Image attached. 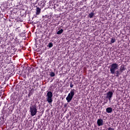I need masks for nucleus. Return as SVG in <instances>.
Masks as SVG:
<instances>
[{"mask_svg": "<svg viewBox=\"0 0 130 130\" xmlns=\"http://www.w3.org/2000/svg\"><path fill=\"white\" fill-rule=\"evenodd\" d=\"M116 70H118V64L116 63H112L111 65V68L110 69L111 74L114 75L115 74V71Z\"/></svg>", "mask_w": 130, "mask_h": 130, "instance_id": "3", "label": "nucleus"}, {"mask_svg": "<svg viewBox=\"0 0 130 130\" xmlns=\"http://www.w3.org/2000/svg\"><path fill=\"white\" fill-rule=\"evenodd\" d=\"M21 32V29L20 27H18L15 29V33H20Z\"/></svg>", "mask_w": 130, "mask_h": 130, "instance_id": "9", "label": "nucleus"}, {"mask_svg": "<svg viewBox=\"0 0 130 130\" xmlns=\"http://www.w3.org/2000/svg\"><path fill=\"white\" fill-rule=\"evenodd\" d=\"M63 32V29H61L60 30H58L57 32V34L58 35H59L60 34H61Z\"/></svg>", "mask_w": 130, "mask_h": 130, "instance_id": "11", "label": "nucleus"}, {"mask_svg": "<svg viewBox=\"0 0 130 130\" xmlns=\"http://www.w3.org/2000/svg\"><path fill=\"white\" fill-rule=\"evenodd\" d=\"M97 124L98 126H101L103 125V119H99L97 120Z\"/></svg>", "mask_w": 130, "mask_h": 130, "instance_id": "6", "label": "nucleus"}, {"mask_svg": "<svg viewBox=\"0 0 130 130\" xmlns=\"http://www.w3.org/2000/svg\"><path fill=\"white\" fill-rule=\"evenodd\" d=\"M106 112H107V113H111V112H112V108L111 107H108L106 109Z\"/></svg>", "mask_w": 130, "mask_h": 130, "instance_id": "7", "label": "nucleus"}, {"mask_svg": "<svg viewBox=\"0 0 130 130\" xmlns=\"http://www.w3.org/2000/svg\"><path fill=\"white\" fill-rule=\"evenodd\" d=\"M115 76H116V77H118V76H119V71H116V72H115Z\"/></svg>", "mask_w": 130, "mask_h": 130, "instance_id": "12", "label": "nucleus"}, {"mask_svg": "<svg viewBox=\"0 0 130 130\" xmlns=\"http://www.w3.org/2000/svg\"><path fill=\"white\" fill-rule=\"evenodd\" d=\"M29 109L31 116H34L37 114V107L36 105L30 106Z\"/></svg>", "mask_w": 130, "mask_h": 130, "instance_id": "2", "label": "nucleus"}, {"mask_svg": "<svg viewBox=\"0 0 130 130\" xmlns=\"http://www.w3.org/2000/svg\"><path fill=\"white\" fill-rule=\"evenodd\" d=\"M74 87V85L73 84V83H70V88H73Z\"/></svg>", "mask_w": 130, "mask_h": 130, "instance_id": "17", "label": "nucleus"}, {"mask_svg": "<svg viewBox=\"0 0 130 130\" xmlns=\"http://www.w3.org/2000/svg\"><path fill=\"white\" fill-rule=\"evenodd\" d=\"M113 95V92H112V91H109L107 93L106 98L109 99V100L110 101V100H111V98H112Z\"/></svg>", "mask_w": 130, "mask_h": 130, "instance_id": "5", "label": "nucleus"}, {"mask_svg": "<svg viewBox=\"0 0 130 130\" xmlns=\"http://www.w3.org/2000/svg\"><path fill=\"white\" fill-rule=\"evenodd\" d=\"M52 46H53V44H52V43H49L48 44V47L50 48L52 47Z\"/></svg>", "mask_w": 130, "mask_h": 130, "instance_id": "13", "label": "nucleus"}, {"mask_svg": "<svg viewBox=\"0 0 130 130\" xmlns=\"http://www.w3.org/2000/svg\"><path fill=\"white\" fill-rule=\"evenodd\" d=\"M40 13H41V9L39 8V7H37L36 15H40Z\"/></svg>", "mask_w": 130, "mask_h": 130, "instance_id": "8", "label": "nucleus"}, {"mask_svg": "<svg viewBox=\"0 0 130 130\" xmlns=\"http://www.w3.org/2000/svg\"><path fill=\"white\" fill-rule=\"evenodd\" d=\"M89 18H92L94 17V13L91 12L88 15Z\"/></svg>", "mask_w": 130, "mask_h": 130, "instance_id": "10", "label": "nucleus"}, {"mask_svg": "<svg viewBox=\"0 0 130 130\" xmlns=\"http://www.w3.org/2000/svg\"><path fill=\"white\" fill-rule=\"evenodd\" d=\"M50 76L51 77H54V76H55V74L54 72H51L50 73Z\"/></svg>", "mask_w": 130, "mask_h": 130, "instance_id": "15", "label": "nucleus"}, {"mask_svg": "<svg viewBox=\"0 0 130 130\" xmlns=\"http://www.w3.org/2000/svg\"><path fill=\"white\" fill-rule=\"evenodd\" d=\"M124 66H121V68H120V71L122 72L123 71H124Z\"/></svg>", "mask_w": 130, "mask_h": 130, "instance_id": "14", "label": "nucleus"}, {"mask_svg": "<svg viewBox=\"0 0 130 130\" xmlns=\"http://www.w3.org/2000/svg\"><path fill=\"white\" fill-rule=\"evenodd\" d=\"M75 92H76V90L75 89H72L70 91V93H69L66 98V100L68 103H70L71 101H72V99H73V98L75 95Z\"/></svg>", "mask_w": 130, "mask_h": 130, "instance_id": "1", "label": "nucleus"}, {"mask_svg": "<svg viewBox=\"0 0 130 130\" xmlns=\"http://www.w3.org/2000/svg\"><path fill=\"white\" fill-rule=\"evenodd\" d=\"M48 92L47 93V101L48 103L49 104H52V96H53V94L52 93V92L51 91H47Z\"/></svg>", "mask_w": 130, "mask_h": 130, "instance_id": "4", "label": "nucleus"}, {"mask_svg": "<svg viewBox=\"0 0 130 130\" xmlns=\"http://www.w3.org/2000/svg\"><path fill=\"white\" fill-rule=\"evenodd\" d=\"M114 42H115V39L112 38L111 40V43H114Z\"/></svg>", "mask_w": 130, "mask_h": 130, "instance_id": "16", "label": "nucleus"}, {"mask_svg": "<svg viewBox=\"0 0 130 130\" xmlns=\"http://www.w3.org/2000/svg\"><path fill=\"white\" fill-rule=\"evenodd\" d=\"M108 130H114V128H112V127H109Z\"/></svg>", "mask_w": 130, "mask_h": 130, "instance_id": "18", "label": "nucleus"}]
</instances>
